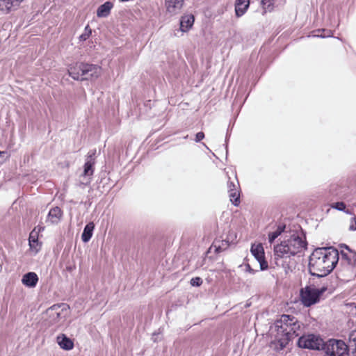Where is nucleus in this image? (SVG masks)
Wrapping results in <instances>:
<instances>
[{
    "label": "nucleus",
    "mask_w": 356,
    "mask_h": 356,
    "mask_svg": "<svg viewBox=\"0 0 356 356\" xmlns=\"http://www.w3.org/2000/svg\"><path fill=\"white\" fill-rule=\"evenodd\" d=\"M62 216V210L59 207H55L49 210L47 215V222L58 224Z\"/></svg>",
    "instance_id": "nucleus-17"
},
{
    "label": "nucleus",
    "mask_w": 356,
    "mask_h": 356,
    "mask_svg": "<svg viewBox=\"0 0 356 356\" xmlns=\"http://www.w3.org/2000/svg\"><path fill=\"white\" fill-rule=\"evenodd\" d=\"M95 161L91 160H86L83 166V176L86 179V182H80L79 186L83 188L85 186L89 184L91 181V177L94 173V165Z\"/></svg>",
    "instance_id": "nucleus-12"
},
{
    "label": "nucleus",
    "mask_w": 356,
    "mask_h": 356,
    "mask_svg": "<svg viewBox=\"0 0 356 356\" xmlns=\"http://www.w3.org/2000/svg\"><path fill=\"white\" fill-rule=\"evenodd\" d=\"M348 350H352L353 356H356V330L350 332L348 334V344H347Z\"/></svg>",
    "instance_id": "nucleus-25"
},
{
    "label": "nucleus",
    "mask_w": 356,
    "mask_h": 356,
    "mask_svg": "<svg viewBox=\"0 0 356 356\" xmlns=\"http://www.w3.org/2000/svg\"><path fill=\"white\" fill-rule=\"evenodd\" d=\"M56 342L60 348L65 350H70L74 348V342L65 334H60L56 337Z\"/></svg>",
    "instance_id": "nucleus-16"
},
{
    "label": "nucleus",
    "mask_w": 356,
    "mask_h": 356,
    "mask_svg": "<svg viewBox=\"0 0 356 356\" xmlns=\"http://www.w3.org/2000/svg\"><path fill=\"white\" fill-rule=\"evenodd\" d=\"M245 271L251 274H254L257 270L252 269L249 264H245Z\"/></svg>",
    "instance_id": "nucleus-39"
},
{
    "label": "nucleus",
    "mask_w": 356,
    "mask_h": 356,
    "mask_svg": "<svg viewBox=\"0 0 356 356\" xmlns=\"http://www.w3.org/2000/svg\"><path fill=\"white\" fill-rule=\"evenodd\" d=\"M250 0H236L235 13L237 17L243 16L248 9Z\"/></svg>",
    "instance_id": "nucleus-19"
},
{
    "label": "nucleus",
    "mask_w": 356,
    "mask_h": 356,
    "mask_svg": "<svg viewBox=\"0 0 356 356\" xmlns=\"http://www.w3.org/2000/svg\"><path fill=\"white\" fill-rule=\"evenodd\" d=\"M60 307L61 306L60 305H54L47 309L50 323H56L60 319L65 318V316L63 314V308L60 310Z\"/></svg>",
    "instance_id": "nucleus-14"
},
{
    "label": "nucleus",
    "mask_w": 356,
    "mask_h": 356,
    "mask_svg": "<svg viewBox=\"0 0 356 356\" xmlns=\"http://www.w3.org/2000/svg\"><path fill=\"white\" fill-rule=\"evenodd\" d=\"M113 7V3L111 1H106L101 5L97 10V16L98 17H106L110 13Z\"/></svg>",
    "instance_id": "nucleus-21"
},
{
    "label": "nucleus",
    "mask_w": 356,
    "mask_h": 356,
    "mask_svg": "<svg viewBox=\"0 0 356 356\" xmlns=\"http://www.w3.org/2000/svg\"><path fill=\"white\" fill-rule=\"evenodd\" d=\"M38 277L34 272H29L23 275L22 279V284L28 287L32 288L37 285Z\"/></svg>",
    "instance_id": "nucleus-18"
},
{
    "label": "nucleus",
    "mask_w": 356,
    "mask_h": 356,
    "mask_svg": "<svg viewBox=\"0 0 356 356\" xmlns=\"http://www.w3.org/2000/svg\"><path fill=\"white\" fill-rule=\"evenodd\" d=\"M293 316L283 314L280 318L275 322V327L277 329V350H281L286 346L289 341L290 328L293 321Z\"/></svg>",
    "instance_id": "nucleus-4"
},
{
    "label": "nucleus",
    "mask_w": 356,
    "mask_h": 356,
    "mask_svg": "<svg viewBox=\"0 0 356 356\" xmlns=\"http://www.w3.org/2000/svg\"><path fill=\"white\" fill-rule=\"evenodd\" d=\"M286 225L284 223H279L276 229L268 234V242L271 244L284 231Z\"/></svg>",
    "instance_id": "nucleus-24"
},
{
    "label": "nucleus",
    "mask_w": 356,
    "mask_h": 356,
    "mask_svg": "<svg viewBox=\"0 0 356 356\" xmlns=\"http://www.w3.org/2000/svg\"><path fill=\"white\" fill-rule=\"evenodd\" d=\"M307 243L303 232H293L290 236L274 247L275 259L290 258L307 249Z\"/></svg>",
    "instance_id": "nucleus-2"
},
{
    "label": "nucleus",
    "mask_w": 356,
    "mask_h": 356,
    "mask_svg": "<svg viewBox=\"0 0 356 356\" xmlns=\"http://www.w3.org/2000/svg\"><path fill=\"white\" fill-rule=\"evenodd\" d=\"M343 247L345 249L341 250V258L340 263L341 264H349L350 267L356 266V252L350 250L346 245H343Z\"/></svg>",
    "instance_id": "nucleus-10"
},
{
    "label": "nucleus",
    "mask_w": 356,
    "mask_h": 356,
    "mask_svg": "<svg viewBox=\"0 0 356 356\" xmlns=\"http://www.w3.org/2000/svg\"><path fill=\"white\" fill-rule=\"evenodd\" d=\"M273 0H261V6L265 12H270L273 9Z\"/></svg>",
    "instance_id": "nucleus-28"
},
{
    "label": "nucleus",
    "mask_w": 356,
    "mask_h": 356,
    "mask_svg": "<svg viewBox=\"0 0 356 356\" xmlns=\"http://www.w3.org/2000/svg\"><path fill=\"white\" fill-rule=\"evenodd\" d=\"M325 354L327 356H348L349 350L347 344L337 339H329L325 342L323 348Z\"/></svg>",
    "instance_id": "nucleus-6"
},
{
    "label": "nucleus",
    "mask_w": 356,
    "mask_h": 356,
    "mask_svg": "<svg viewBox=\"0 0 356 356\" xmlns=\"http://www.w3.org/2000/svg\"><path fill=\"white\" fill-rule=\"evenodd\" d=\"M221 243H222V245H218V246H216V245H215V247L216 248V250L218 252H221L222 250H225L227 248V247L229 246L228 241L223 240V241H222Z\"/></svg>",
    "instance_id": "nucleus-33"
},
{
    "label": "nucleus",
    "mask_w": 356,
    "mask_h": 356,
    "mask_svg": "<svg viewBox=\"0 0 356 356\" xmlns=\"http://www.w3.org/2000/svg\"><path fill=\"white\" fill-rule=\"evenodd\" d=\"M102 71L98 65L79 62L69 67L68 74L76 81H94L101 76Z\"/></svg>",
    "instance_id": "nucleus-3"
},
{
    "label": "nucleus",
    "mask_w": 356,
    "mask_h": 356,
    "mask_svg": "<svg viewBox=\"0 0 356 356\" xmlns=\"http://www.w3.org/2000/svg\"><path fill=\"white\" fill-rule=\"evenodd\" d=\"M204 138V134L202 131H200L196 134L195 141L196 143L200 142Z\"/></svg>",
    "instance_id": "nucleus-35"
},
{
    "label": "nucleus",
    "mask_w": 356,
    "mask_h": 356,
    "mask_svg": "<svg viewBox=\"0 0 356 356\" xmlns=\"http://www.w3.org/2000/svg\"><path fill=\"white\" fill-rule=\"evenodd\" d=\"M7 157H8V153L6 152L0 151V164L3 163L4 161H6Z\"/></svg>",
    "instance_id": "nucleus-36"
},
{
    "label": "nucleus",
    "mask_w": 356,
    "mask_h": 356,
    "mask_svg": "<svg viewBox=\"0 0 356 356\" xmlns=\"http://www.w3.org/2000/svg\"><path fill=\"white\" fill-rule=\"evenodd\" d=\"M228 193L230 201L234 206H238L240 204V186L237 181L236 184L232 181L227 182Z\"/></svg>",
    "instance_id": "nucleus-11"
},
{
    "label": "nucleus",
    "mask_w": 356,
    "mask_h": 356,
    "mask_svg": "<svg viewBox=\"0 0 356 356\" xmlns=\"http://www.w3.org/2000/svg\"><path fill=\"white\" fill-rule=\"evenodd\" d=\"M317 32H322L323 33L321 35L314 34L312 36L324 38L331 37L332 35V31L331 30H327V29L320 30V29H318V30H317Z\"/></svg>",
    "instance_id": "nucleus-29"
},
{
    "label": "nucleus",
    "mask_w": 356,
    "mask_h": 356,
    "mask_svg": "<svg viewBox=\"0 0 356 356\" xmlns=\"http://www.w3.org/2000/svg\"><path fill=\"white\" fill-rule=\"evenodd\" d=\"M194 17L192 15H184L180 19V30L182 32L188 31L193 25Z\"/></svg>",
    "instance_id": "nucleus-20"
},
{
    "label": "nucleus",
    "mask_w": 356,
    "mask_h": 356,
    "mask_svg": "<svg viewBox=\"0 0 356 356\" xmlns=\"http://www.w3.org/2000/svg\"><path fill=\"white\" fill-rule=\"evenodd\" d=\"M326 286L317 289L314 285H307L300 290V298L302 304L309 307L313 305L318 303L321 296L327 291Z\"/></svg>",
    "instance_id": "nucleus-5"
},
{
    "label": "nucleus",
    "mask_w": 356,
    "mask_h": 356,
    "mask_svg": "<svg viewBox=\"0 0 356 356\" xmlns=\"http://www.w3.org/2000/svg\"><path fill=\"white\" fill-rule=\"evenodd\" d=\"M302 323L297 320L294 316L292 322L291 327L290 328L289 341L293 340L294 338L298 337L301 334Z\"/></svg>",
    "instance_id": "nucleus-22"
},
{
    "label": "nucleus",
    "mask_w": 356,
    "mask_h": 356,
    "mask_svg": "<svg viewBox=\"0 0 356 356\" xmlns=\"http://www.w3.org/2000/svg\"><path fill=\"white\" fill-rule=\"evenodd\" d=\"M96 154V150L94 149V150H90L88 154V156L86 158V160H91V161H95V155Z\"/></svg>",
    "instance_id": "nucleus-37"
},
{
    "label": "nucleus",
    "mask_w": 356,
    "mask_h": 356,
    "mask_svg": "<svg viewBox=\"0 0 356 356\" xmlns=\"http://www.w3.org/2000/svg\"><path fill=\"white\" fill-rule=\"evenodd\" d=\"M298 346L302 348L323 350L325 341L320 337L311 334L301 336L298 339Z\"/></svg>",
    "instance_id": "nucleus-7"
},
{
    "label": "nucleus",
    "mask_w": 356,
    "mask_h": 356,
    "mask_svg": "<svg viewBox=\"0 0 356 356\" xmlns=\"http://www.w3.org/2000/svg\"><path fill=\"white\" fill-rule=\"evenodd\" d=\"M14 9L10 0H0V11L8 13Z\"/></svg>",
    "instance_id": "nucleus-26"
},
{
    "label": "nucleus",
    "mask_w": 356,
    "mask_h": 356,
    "mask_svg": "<svg viewBox=\"0 0 356 356\" xmlns=\"http://www.w3.org/2000/svg\"><path fill=\"white\" fill-rule=\"evenodd\" d=\"M250 252L254 258L257 260L260 265V269L265 270L268 269V265L265 259L264 250L261 243L252 244L251 246Z\"/></svg>",
    "instance_id": "nucleus-8"
},
{
    "label": "nucleus",
    "mask_w": 356,
    "mask_h": 356,
    "mask_svg": "<svg viewBox=\"0 0 356 356\" xmlns=\"http://www.w3.org/2000/svg\"><path fill=\"white\" fill-rule=\"evenodd\" d=\"M67 269L69 270H71L72 268L71 267H67Z\"/></svg>",
    "instance_id": "nucleus-41"
},
{
    "label": "nucleus",
    "mask_w": 356,
    "mask_h": 356,
    "mask_svg": "<svg viewBox=\"0 0 356 356\" xmlns=\"http://www.w3.org/2000/svg\"><path fill=\"white\" fill-rule=\"evenodd\" d=\"M202 280L200 277H193L190 281L193 286H200L202 285Z\"/></svg>",
    "instance_id": "nucleus-32"
},
{
    "label": "nucleus",
    "mask_w": 356,
    "mask_h": 356,
    "mask_svg": "<svg viewBox=\"0 0 356 356\" xmlns=\"http://www.w3.org/2000/svg\"><path fill=\"white\" fill-rule=\"evenodd\" d=\"M29 245L31 249H35L36 252L38 251L37 246H38V240L33 236L32 233L29 236Z\"/></svg>",
    "instance_id": "nucleus-30"
},
{
    "label": "nucleus",
    "mask_w": 356,
    "mask_h": 356,
    "mask_svg": "<svg viewBox=\"0 0 356 356\" xmlns=\"http://www.w3.org/2000/svg\"><path fill=\"white\" fill-rule=\"evenodd\" d=\"M355 267L356 266H353L350 268L349 264H341L340 263L337 268V277L343 281L351 280L355 275Z\"/></svg>",
    "instance_id": "nucleus-9"
},
{
    "label": "nucleus",
    "mask_w": 356,
    "mask_h": 356,
    "mask_svg": "<svg viewBox=\"0 0 356 356\" xmlns=\"http://www.w3.org/2000/svg\"><path fill=\"white\" fill-rule=\"evenodd\" d=\"M94 229L95 224L93 222H90L86 224L81 234V239L84 243H87L90 240L92 236Z\"/></svg>",
    "instance_id": "nucleus-23"
},
{
    "label": "nucleus",
    "mask_w": 356,
    "mask_h": 356,
    "mask_svg": "<svg viewBox=\"0 0 356 356\" xmlns=\"http://www.w3.org/2000/svg\"><path fill=\"white\" fill-rule=\"evenodd\" d=\"M10 1L12 3L13 6H14V10H15L24 0H10Z\"/></svg>",
    "instance_id": "nucleus-38"
},
{
    "label": "nucleus",
    "mask_w": 356,
    "mask_h": 356,
    "mask_svg": "<svg viewBox=\"0 0 356 356\" xmlns=\"http://www.w3.org/2000/svg\"><path fill=\"white\" fill-rule=\"evenodd\" d=\"M331 207L336 210L343 211L346 214H352V212L350 210L346 209V206L343 202H337L333 203L332 204Z\"/></svg>",
    "instance_id": "nucleus-27"
},
{
    "label": "nucleus",
    "mask_w": 356,
    "mask_h": 356,
    "mask_svg": "<svg viewBox=\"0 0 356 356\" xmlns=\"http://www.w3.org/2000/svg\"><path fill=\"white\" fill-rule=\"evenodd\" d=\"M202 145L207 148V149H209V147L207 146V145L204 143H202Z\"/></svg>",
    "instance_id": "nucleus-40"
},
{
    "label": "nucleus",
    "mask_w": 356,
    "mask_h": 356,
    "mask_svg": "<svg viewBox=\"0 0 356 356\" xmlns=\"http://www.w3.org/2000/svg\"><path fill=\"white\" fill-rule=\"evenodd\" d=\"M339 259V251L333 248H318L309 257V271L313 276L323 277L329 275Z\"/></svg>",
    "instance_id": "nucleus-1"
},
{
    "label": "nucleus",
    "mask_w": 356,
    "mask_h": 356,
    "mask_svg": "<svg viewBox=\"0 0 356 356\" xmlns=\"http://www.w3.org/2000/svg\"><path fill=\"white\" fill-rule=\"evenodd\" d=\"M91 33H92L91 29L90 28L89 25H87L85 27L84 33L80 35L79 38L81 40L86 41L87 39L89 38Z\"/></svg>",
    "instance_id": "nucleus-31"
},
{
    "label": "nucleus",
    "mask_w": 356,
    "mask_h": 356,
    "mask_svg": "<svg viewBox=\"0 0 356 356\" xmlns=\"http://www.w3.org/2000/svg\"><path fill=\"white\" fill-rule=\"evenodd\" d=\"M184 0H165L167 11L172 14L177 13L182 8Z\"/></svg>",
    "instance_id": "nucleus-15"
},
{
    "label": "nucleus",
    "mask_w": 356,
    "mask_h": 356,
    "mask_svg": "<svg viewBox=\"0 0 356 356\" xmlns=\"http://www.w3.org/2000/svg\"><path fill=\"white\" fill-rule=\"evenodd\" d=\"M346 188L338 184H332L330 186L328 189L329 196L332 200L339 199L342 200L345 198Z\"/></svg>",
    "instance_id": "nucleus-13"
},
{
    "label": "nucleus",
    "mask_w": 356,
    "mask_h": 356,
    "mask_svg": "<svg viewBox=\"0 0 356 356\" xmlns=\"http://www.w3.org/2000/svg\"><path fill=\"white\" fill-rule=\"evenodd\" d=\"M349 230L350 231H356V217L355 216L353 217L350 219Z\"/></svg>",
    "instance_id": "nucleus-34"
}]
</instances>
